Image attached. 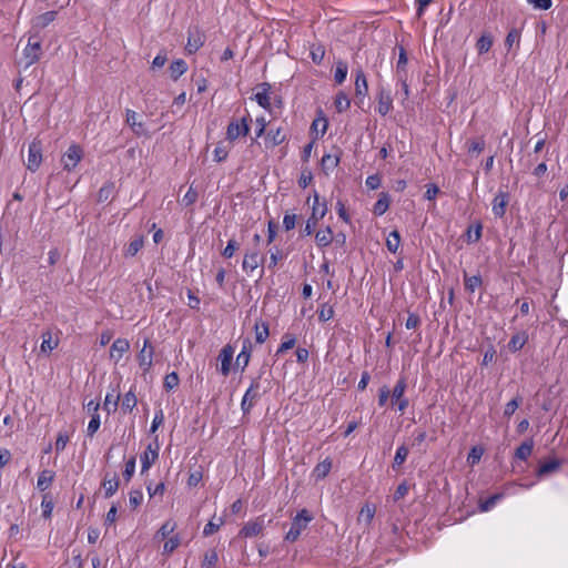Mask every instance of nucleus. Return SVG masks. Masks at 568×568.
Here are the masks:
<instances>
[{
    "mask_svg": "<svg viewBox=\"0 0 568 568\" xmlns=\"http://www.w3.org/2000/svg\"><path fill=\"white\" fill-rule=\"evenodd\" d=\"M534 440L527 439L515 452V457L520 460H526L532 453Z\"/></svg>",
    "mask_w": 568,
    "mask_h": 568,
    "instance_id": "2f4dec72",
    "label": "nucleus"
},
{
    "mask_svg": "<svg viewBox=\"0 0 568 568\" xmlns=\"http://www.w3.org/2000/svg\"><path fill=\"white\" fill-rule=\"evenodd\" d=\"M251 353H252V343H251L250 338H245V339H243L242 349L236 357V365L242 366V371H244L246 368V366L248 365L250 358H251Z\"/></svg>",
    "mask_w": 568,
    "mask_h": 568,
    "instance_id": "5701e85b",
    "label": "nucleus"
},
{
    "mask_svg": "<svg viewBox=\"0 0 568 568\" xmlns=\"http://www.w3.org/2000/svg\"><path fill=\"white\" fill-rule=\"evenodd\" d=\"M398 51L399 52H398V60L396 63L395 77L396 78L407 77L408 58H407L406 50L404 49V47H399Z\"/></svg>",
    "mask_w": 568,
    "mask_h": 568,
    "instance_id": "bb28decb",
    "label": "nucleus"
},
{
    "mask_svg": "<svg viewBox=\"0 0 568 568\" xmlns=\"http://www.w3.org/2000/svg\"><path fill=\"white\" fill-rule=\"evenodd\" d=\"M175 528H176V524L174 521L168 520L160 527L155 537L165 539L174 531Z\"/></svg>",
    "mask_w": 568,
    "mask_h": 568,
    "instance_id": "603ef678",
    "label": "nucleus"
},
{
    "mask_svg": "<svg viewBox=\"0 0 568 568\" xmlns=\"http://www.w3.org/2000/svg\"><path fill=\"white\" fill-rule=\"evenodd\" d=\"M187 71V64L184 60L178 59L170 65V72L173 80H178Z\"/></svg>",
    "mask_w": 568,
    "mask_h": 568,
    "instance_id": "72a5a7b5",
    "label": "nucleus"
},
{
    "mask_svg": "<svg viewBox=\"0 0 568 568\" xmlns=\"http://www.w3.org/2000/svg\"><path fill=\"white\" fill-rule=\"evenodd\" d=\"M559 466H560V463L557 459L546 462L539 466V468L537 470V475L539 477L546 476V475L557 470L559 468Z\"/></svg>",
    "mask_w": 568,
    "mask_h": 568,
    "instance_id": "37998d69",
    "label": "nucleus"
},
{
    "mask_svg": "<svg viewBox=\"0 0 568 568\" xmlns=\"http://www.w3.org/2000/svg\"><path fill=\"white\" fill-rule=\"evenodd\" d=\"M325 57V49L323 45H313L311 50V58L315 64H321Z\"/></svg>",
    "mask_w": 568,
    "mask_h": 568,
    "instance_id": "052dcab7",
    "label": "nucleus"
},
{
    "mask_svg": "<svg viewBox=\"0 0 568 568\" xmlns=\"http://www.w3.org/2000/svg\"><path fill=\"white\" fill-rule=\"evenodd\" d=\"M42 54L41 41L37 34H31L28 39V43L22 52V59L19 61V67L23 70L29 69L31 65L37 63Z\"/></svg>",
    "mask_w": 568,
    "mask_h": 568,
    "instance_id": "f257e3e1",
    "label": "nucleus"
},
{
    "mask_svg": "<svg viewBox=\"0 0 568 568\" xmlns=\"http://www.w3.org/2000/svg\"><path fill=\"white\" fill-rule=\"evenodd\" d=\"M179 375L178 373L175 372H171L169 373L165 377H164V383H163V387L166 389V390H172L173 388H175L178 385H179Z\"/></svg>",
    "mask_w": 568,
    "mask_h": 568,
    "instance_id": "680f3d73",
    "label": "nucleus"
},
{
    "mask_svg": "<svg viewBox=\"0 0 568 568\" xmlns=\"http://www.w3.org/2000/svg\"><path fill=\"white\" fill-rule=\"evenodd\" d=\"M493 45V39L488 34H483L476 43V48L479 54L486 53Z\"/></svg>",
    "mask_w": 568,
    "mask_h": 568,
    "instance_id": "3c124183",
    "label": "nucleus"
},
{
    "mask_svg": "<svg viewBox=\"0 0 568 568\" xmlns=\"http://www.w3.org/2000/svg\"><path fill=\"white\" fill-rule=\"evenodd\" d=\"M255 341L257 344H263L270 336L268 324L263 321H257L254 325Z\"/></svg>",
    "mask_w": 568,
    "mask_h": 568,
    "instance_id": "c85d7f7f",
    "label": "nucleus"
},
{
    "mask_svg": "<svg viewBox=\"0 0 568 568\" xmlns=\"http://www.w3.org/2000/svg\"><path fill=\"white\" fill-rule=\"evenodd\" d=\"M70 440V435L67 432H59L55 440V450L57 453H61L64 450L67 444Z\"/></svg>",
    "mask_w": 568,
    "mask_h": 568,
    "instance_id": "0e129e2a",
    "label": "nucleus"
},
{
    "mask_svg": "<svg viewBox=\"0 0 568 568\" xmlns=\"http://www.w3.org/2000/svg\"><path fill=\"white\" fill-rule=\"evenodd\" d=\"M58 12L54 10L47 11L42 14L34 17L31 21L32 28L42 30L55 20Z\"/></svg>",
    "mask_w": 568,
    "mask_h": 568,
    "instance_id": "412c9836",
    "label": "nucleus"
},
{
    "mask_svg": "<svg viewBox=\"0 0 568 568\" xmlns=\"http://www.w3.org/2000/svg\"><path fill=\"white\" fill-rule=\"evenodd\" d=\"M120 399V395L119 394H114V393H108L105 395V399H104V404H103V408L110 414V413H113L118 408V402Z\"/></svg>",
    "mask_w": 568,
    "mask_h": 568,
    "instance_id": "a18cd8bd",
    "label": "nucleus"
},
{
    "mask_svg": "<svg viewBox=\"0 0 568 568\" xmlns=\"http://www.w3.org/2000/svg\"><path fill=\"white\" fill-rule=\"evenodd\" d=\"M101 425L100 415L99 414H92L91 419L87 427V435L89 437H93L95 433L99 430Z\"/></svg>",
    "mask_w": 568,
    "mask_h": 568,
    "instance_id": "6e6d98bb",
    "label": "nucleus"
},
{
    "mask_svg": "<svg viewBox=\"0 0 568 568\" xmlns=\"http://www.w3.org/2000/svg\"><path fill=\"white\" fill-rule=\"evenodd\" d=\"M389 207V196L386 193H382L379 199L376 201L373 207V213L377 216L383 215Z\"/></svg>",
    "mask_w": 568,
    "mask_h": 568,
    "instance_id": "c9c22d12",
    "label": "nucleus"
},
{
    "mask_svg": "<svg viewBox=\"0 0 568 568\" xmlns=\"http://www.w3.org/2000/svg\"><path fill=\"white\" fill-rule=\"evenodd\" d=\"M54 508V503L49 494L43 495L41 501V509L43 518H50Z\"/></svg>",
    "mask_w": 568,
    "mask_h": 568,
    "instance_id": "de8ad7c7",
    "label": "nucleus"
},
{
    "mask_svg": "<svg viewBox=\"0 0 568 568\" xmlns=\"http://www.w3.org/2000/svg\"><path fill=\"white\" fill-rule=\"evenodd\" d=\"M334 105L336 111L342 113L351 106V100L345 92L339 91L334 99Z\"/></svg>",
    "mask_w": 568,
    "mask_h": 568,
    "instance_id": "f704fd0d",
    "label": "nucleus"
},
{
    "mask_svg": "<svg viewBox=\"0 0 568 568\" xmlns=\"http://www.w3.org/2000/svg\"><path fill=\"white\" fill-rule=\"evenodd\" d=\"M312 520L313 516L307 509L300 510L292 520L291 527L285 535V540L288 542L296 541Z\"/></svg>",
    "mask_w": 568,
    "mask_h": 568,
    "instance_id": "f03ea898",
    "label": "nucleus"
},
{
    "mask_svg": "<svg viewBox=\"0 0 568 568\" xmlns=\"http://www.w3.org/2000/svg\"><path fill=\"white\" fill-rule=\"evenodd\" d=\"M143 501V493L140 489H134L129 493L130 506L134 509L139 507Z\"/></svg>",
    "mask_w": 568,
    "mask_h": 568,
    "instance_id": "e2e57ef3",
    "label": "nucleus"
},
{
    "mask_svg": "<svg viewBox=\"0 0 568 568\" xmlns=\"http://www.w3.org/2000/svg\"><path fill=\"white\" fill-rule=\"evenodd\" d=\"M408 453H409V450L406 447V445L403 444L397 447L395 456H394V460H393L394 469L399 468L405 463V460L408 456Z\"/></svg>",
    "mask_w": 568,
    "mask_h": 568,
    "instance_id": "ea45409f",
    "label": "nucleus"
},
{
    "mask_svg": "<svg viewBox=\"0 0 568 568\" xmlns=\"http://www.w3.org/2000/svg\"><path fill=\"white\" fill-rule=\"evenodd\" d=\"M334 316V308L332 305L324 303L321 305V308L318 310V320L321 322H327Z\"/></svg>",
    "mask_w": 568,
    "mask_h": 568,
    "instance_id": "4d7b16f0",
    "label": "nucleus"
},
{
    "mask_svg": "<svg viewBox=\"0 0 568 568\" xmlns=\"http://www.w3.org/2000/svg\"><path fill=\"white\" fill-rule=\"evenodd\" d=\"M368 93V84L364 71L359 68L355 71V94L356 98L364 100Z\"/></svg>",
    "mask_w": 568,
    "mask_h": 568,
    "instance_id": "6ab92c4d",
    "label": "nucleus"
},
{
    "mask_svg": "<svg viewBox=\"0 0 568 568\" xmlns=\"http://www.w3.org/2000/svg\"><path fill=\"white\" fill-rule=\"evenodd\" d=\"M316 244L320 247H326L333 242V231L329 226L324 230H320L315 234Z\"/></svg>",
    "mask_w": 568,
    "mask_h": 568,
    "instance_id": "7c9ffc66",
    "label": "nucleus"
},
{
    "mask_svg": "<svg viewBox=\"0 0 568 568\" xmlns=\"http://www.w3.org/2000/svg\"><path fill=\"white\" fill-rule=\"evenodd\" d=\"M375 513L376 508L374 505L365 504L359 511L358 520L368 525L373 520Z\"/></svg>",
    "mask_w": 568,
    "mask_h": 568,
    "instance_id": "58836bf2",
    "label": "nucleus"
},
{
    "mask_svg": "<svg viewBox=\"0 0 568 568\" xmlns=\"http://www.w3.org/2000/svg\"><path fill=\"white\" fill-rule=\"evenodd\" d=\"M136 403H138V400H136V396H135L134 392H132V390L128 392L122 399V405H121L122 410L124 413L132 412L133 408L136 406Z\"/></svg>",
    "mask_w": 568,
    "mask_h": 568,
    "instance_id": "c03bdc74",
    "label": "nucleus"
},
{
    "mask_svg": "<svg viewBox=\"0 0 568 568\" xmlns=\"http://www.w3.org/2000/svg\"><path fill=\"white\" fill-rule=\"evenodd\" d=\"M260 377H256L251 382L250 387L244 393V396L241 402V409L243 410L244 414L250 413L251 409L256 404V402L260 399Z\"/></svg>",
    "mask_w": 568,
    "mask_h": 568,
    "instance_id": "20e7f679",
    "label": "nucleus"
},
{
    "mask_svg": "<svg viewBox=\"0 0 568 568\" xmlns=\"http://www.w3.org/2000/svg\"><path fill=\"white\" fill-rule=\"evenodd\" d=\"M42 162V143L39 140H33L29 144L27 168L31 172H36Z\"/></svg>",
    "mask_w": 568,
    "mask_h": 568,
    "instance_id": "423d86ee",
    "label": "nucleus"
},
{
    "mask_svg": "<svg viewBox=\"0 0 568 568\" xmlns=\"http://www.w3.org/2000/svg\"><path fill=\"white\" fill-rule=\"evenodd\" d=\"M160 444L158 442V437L154 438L153 443L149 444L146 449L140 456L141 462V473L144 474L148 471L151 466L159 458Z\"/></svg>",
    "mask_w": 568,
    "mask_h": 568,
    "instance_id": "39448f33",
    "label": "nucleus"
},
{
    "mask_svg": "<svg viewBox=\"0 0 568 568\" xmlns=\"http://www.w3.org/2000/svg\"><path fill=\"white\" fill-rule=\"evenodd\" d=\"M481 224L480 223H477L476 225L474 226H469L468 230H467V241L468 243H476L480 240L481 237Z\"/></svg>",
    "mask_w": 568,
    "mask_h": 568,
    "instance_id": "5fc2aeb1",
    "label": "nucleus"
},
{
    "mask_svg": "<svg viewBox=\"0 0 568 568\" xmlns=\"http://www.w3.org/2000/svg\"><path fill=\"white\" fill-rule=\"evenodd\" d=\"M509 202V193L499 191L493 200L491 211L495 217L501 219L506 213V206Z\"/></svg>",
    "mask_w": 568,
    "mask_h": 568,
    "instance_id": "4468645a",
    "label": "nucleus"
},
{
    "mask_svg": "<svg viewBox=\"0 0 568 568\" xmlns=\"http://www.w3.org/2000/svg\"><path fill=\"white\" fill-rule=\"evenodd\" d=\"M377 112L383 116L388 114L393 109L390 91L385 88H379L377 93Z\"/></svg>",
    "mask_w": 568,
    "mask_h": 568,
    "instance_id": "f8f14e48",
    "label": "nucleus"
},
{
    "mask_svg": "<svg viewBox=\"0 0 568 568\" xmlns=\"http://www.w3.org/2000/svg\"><path fill=\"white\" fill-rule=\"evenodd\" d=\"M120 479L116 473H105L101 483L104 498L112 497L119 489Z\"/></svg>",
    "mask_w": 568,
    "mask_h": 568,
    "instance_id": "9b49d317",
    "label": "nucleus"
},
{
    "mask_svg": "<svg viewBox=\"0 0 568 568\" xmlns=\"http://www.w3.org/2000/svg\"><path fill=\"white\" fill-rule=\"evenodd\" d=\"M295 343H296V338L294 335L288 334V333L284 334L283 341L276 351V355L283 354L284 352L293 348L295 346Z\"/></svg>",
    "mask_w": 568,
    "mask_h": 568,
    "instance_id": "09e8293b",
    "label": "nucleus"
},
{
    "mask_svg": "<svg viewBox=\"0 0 568 568\" xmlns=\"http://www.w3.org/2000/svg\"><path fill=\"white\" fill-rule=\"evenodd\" d=\"M214 160L216 162L224 161L229 155V149L223 144L219 143L214 149Z\"/></svg>",
    "mask_w": 568,
    "mask_h": 568,
    "instance_id": "774afa93",
    "label": "nucleus"
},
{
    "mask_svg": "<svg viewBox=\"0 0 568 568\" xmlns=\"http://www.w3.org/2000/svg\"><path fill=\"white\" fill-rule=\"evenodd\" d=\"M347 72H348V67H347L346 62L338 61L336 63V69H335V73H334L335 82L337 84H342L347 77Z\"/></svg>",
    "mask_w": 568,
    "mask_h": 568,
    "instance_id": "49530a36",
    "label": "nucleus"
},
{
    "mask_svg": "<svg viewBox=\"0 0 568 568\" xmlns=\"http://www.w3.org/2000/svg\"><path fill=\"white\" fill-rule=\"evenodd\" d=\"M41 338L42 343L40 349L42 353L49 354L58 346V341H54L52 338V334L50 331L42 333Z\"/></svg>",
    "mask_w": 568,
    "mask_h": 568,
    "instance_id": "473e14b6",
    "label": "nucleus"
},
{
    "mask_svg": "<svg viewBox=\"0 0 568 568\" xmlns=\"http://www.w3.org/2000/svg\"><path fill=\"white\" fill-rule=\"evenodd\" d=\"M527 341H528V335L526 332L517 333L510 338V341L508 343V348L510 352H514V353L518 352L525 346Z\"/></svg>",
    "mask_w": 568,
    "mask_h": 568,
    "instance_id": "c756f323",
    "label": "nucleus"
},
{
    "mask_svg": "<svg viewBox=\"0 0 568 568\" xmlns=\"http://www.w3.org/2000/svg\"><path fill=\"white\" fill-rule=\"evenodd\" d=\"M504 498L503 493L494 494L489 496L487 499L481 500L479 504V508L481 511H489L491 510L496 504Z\"/></svg>",
    "mask_w": 568,
    "mask_h": 568,
    "instance_id": "79ce46f5",
    "label": "nucleus"
},
{
    "mask_svg": "<svg viewBox=\"0 0 568 568\" xmlns=\"http://www.w3.org/2000/svg\"><path fill=\"white\" fill-rule=\"evenodd\" d=\"M406 387V381L399 378L392 390V403L397 406L400 413H404L409 404L408 398L404 396Z\"/></svg>",
    "mask_w": 568,
    "mask_h": 568,
    "instance_id": "0eeeda50",
    "label": "nucleus"
},
{
    "mask_svg": "<svg viewBox=\"0 0 568 568\" xmlns=\"http://www.w3.org/2000/svg\"><path fill=\"white\" fill-rule=\"evenodd\" d=\"M180 537L178 535L169 538V540H166L164 542V546H163V554H171L179 546H180Z\"/></svg>",
    "mask_w": 568,
    "mask_h": 568,
    "instance_id": "338daca9",
    "label": "nucleus"
},
{
    "mask_svg": "<svg viewBox=\"0 0 568 568\" xmlns=\"http://www.w3.org/2000/svg\"><path fill=\"white\" fill-rule=\"evenodd\" d=\"M233 355L234 348L231 345H225L220 352V372L222 373L223 376H227L230 374Z\"/></svg>",
    "mask_w": 568,
    "mask_h": 568,
    "instance_id": "f3484780",
    "label": "nucleus"
},
{
    "mask_svg": "<svg viewBox=\"0 0 568 568\" xmlns=\"http://www.w3.org/2000/svg\"><path fill=\"white\" fill-rule=\"evenodd\" d=\"M55 474L53 470L43 469L37 480V488L41 491H45L53 483Z\"/></svg>",
    "mask_w": 568,
    "mask_h": 568,
    "instance_id": "a878e982",
    "label": "nucleus"
},
{
    "mask_svg": "<svg viewBox=\"0 0 568 568\" xmlns=\"http://www.w3.org/2000/svg\"><path fill=\"white\" fill-rule=\"evenodd\" d=\"M400 245V234L398 231H392L386 239V247L389 252L396 253Z\"/></svg>",
    "mask_w": 568,
    "mask_h": 568,
    "instance_id": "a19ab883",
    "label": "nucleus"
},
{
    "mask_svg": "<svg viewBox=\"0 0 568 568\" xmlns=\"http://www.w3.org/2000/svg\"><path fill=\"white\" fill-rule=\"evenodd\" d=\"M264 256L260 255V253L256 251L246 252L244 254L242 268L247 274L252 273L264 262Z\"/></svg>",
    "mask_w": 568,
    "mask_h": 568,
    "instance_id": "2eb2a0df",
    "label": "nucleus"
},
{
    "mask_svg": "<svg viewBox=\"0 0 568 568\" xmlns=\"http://www.w3.org/2000/svg\"><path fill=\"white\" fill-rule=\"evenodd\" d=\"M250 114L241 120H232L226 128V139L230 142L237 140L240 136H246L250 133Z\"/></svg>",
    "mask_w": 568,
    "mask_h": 568,
    "instance_id": "7ed1b4c3",
    "label": "nucleus"
},
{
    "mask_svg": "<svg viewBox=\"0 0 568 568\" xmlns=\"http://www.w3.org/2000/svg\"><path fill=\"white\" fill-rule=\"evenodd\" d=\"M260 91H257L254 95V100L257 102V104L265 109L270 110L271 102H270V90L271 85L267 82L261 83L258 85Z\"/></svg>",
    "mask_w": 568,
    "mask_h": 568,
    "instance_id": "aec40b11",
    "label": "nucleus"
},
{
    "mask_svg": "<svg viewBox=\"0 0 568 568\" xmlns=\"http://www.w3.org/2000/svg\"><path fill=\"white\" fill-rule=\"evenodd\" d=\"M266 140L271 142L272 146H276L285 141V135L282 133L280 128L276 130L271 129L267 132Z\"/></svg>",
    "mask_w": 568,
    "mask_h": 568,
    "instance_id": "8fccbe9b",
    "label": "nucleus"
},
{
    "mask_svg": "<svg viewBox=\"0 0 568 568\" xmlns=\"http://www.w3.org/2000/svg\"><path fill=\"white\" fill-rule=\"evenodd\" d=\"M313 200L311 216H313L314 220H322L328 211L327 203L325 200L321 202L320 195L316 191L313 193Z\"/></svg>",
    "mask_w": 568,
    "mask_h": 568,
    "instance_id": "4be33fe9",
    "label": "nucleus"
},
{
    "mask_svg": "<svg viewBox=\"0 0 568 568\" xmlns=\"http://www.w3.org/2000/svg\"><path fill=\"white\" fill-rule=\"evenodd\" d=\"M339 161H341V158H339L338 153H335V154H332V153L324 154L322 160H321L322 171L326 175H328L333 170H335L337 168V165L339 164Z\"/></svg>",
    "mask_w": 568,
    "mask_h": 568,
    "instance_id": "b1692460",
    "label": "nucleus"
},
{
    "mask_svg": "<svg viewBox=\"0 0 568 568\" xmlns=\"http://www.w3.org/2000/svg\"><path fill=\"white\" fill-rule=\"evenodd\" d=\"M397 85L400 87V90L396 92L397 95L402 97V100L405 101L409 97V85L407 83V77L396 78Z\"/></svg>",
    "mask_w": 568,
    "mask_h": 568,
    "instance_id": "13d9d810",
    "label": "nucleus"
},
{
    "mask_svg": "<svg viewBox=\"0 0 568 568\" xmlns=\"http://www.w3.org/2000/svg\"><path fill=\"white\" fill-rule=\"evenodd\" d=\"M464 284H465V288L468 292L474 293L476 288L481 286L483 280L479 274L468 276L467 273H465L464 274Z\"/></svg>",
    "mask_w": 568,
    "mask_h": 568,
    "instance_id": "4c0bfd02",
    "label": "nucleus"
},
{
    "mask_svg": "<svg viewBox=\"0 0 568 568\" xmlns=\"http://www.w3.org/2000/svg\"><path fill=\"white\" fill-rule=\"evenodd\" d=\"M265 527L264 516H260L254 520L247 521L240 531L245 538H252L258 536Z\"/></svg>",
    "mask_w": 568,
    "mask_h": 568,
    "instance_id": "9d476101",
    "label": "nucleus"
},
{
    "mask_svg": "<svg viewBox=\"0 0 568 568\" xmlns=\"http://www.w3.org/2000/svg\"><path fill=\"white\" fill-rule=\"evenodd\" d=\"M129 349L130 343L126 338H116L110 347V358L119 363Z\"/></svg>",
    "mask_w": 568,
    "mask_h": 568,
    "instance_id": "dca6fc26",
    "label": "nucleus"
},
{
    "mask_svg": "<svg viewBox=\"0 0 568 568\" xmlns=\"http://www.w3.org/2000/svg\"><path fill=\"white\" fill-rule=\"evenodd\" d=\"M219 561V556L215 549H209L204 552L201 561V568H214Z\"/></svg>",
    "mask_w": 568,
    "mask_h": 568,
    "instance_id": "e433bc0d",
    "label": "nucleus"
},
{
    "mask_svg": "<svg viewBox=\"0 0 568 568\" xmlns=\"http://www.w3.org/2000/svg\"><path fill=\"white\" fill-rule=\"evenodd\" d=\"M205 42V36L201 31L199 27L190 28L187 31V42L185 45V51L189 54H193L197 52Z\"/></svg>",
    "mask_w": 568,
    "mask_h": 568,
    "instance_id": "6e6552de",
    "label": "nucleus"
},
{
    "mask_svg": "<svg viewBox=\"0 0 568 568\" xmlns=\"http://www.w3.org/2000/svg\"><path fill=\"white\" fill-rule=\"evenodd\" d=\"M332 469V460L329 458H325L323 462L318 463L313 471L312 477L315 479V481H320L324 479L328 473Z\"/></svg>",
    "mask_w": 568,
    "mask_h": 568,
    "instance_id": "393cba45",
    "label": "nucleus"
},
{
    "mask_svg": "<svg viewBox=\"0 0 568 568\" xmlns=\"http://www.w3.org/2000/svg\"><path fill=\"white\" fill-rule=\"evenodd\" d=\"M82 154L83 152L79 145H70L61 159L63 169L67 171H72L81 161Z\"/></svg>",
    "mask_w": 568,
    "mask_h": 568,
    "instance_id": "1a4fd4ad",
    "label": "nucleus"
},
{
    "mask_svg": "<svg viewBox=\"0 0 568 568\" xmlns=\"http://www.w3.org/2000/svg\"><path fill=\"white\" fill-rule=\"evenodd\" d=\"M327 125V119L324 115H320L313 121L311 129L323 136L326 133Z\"/></svg>",
    "mask_w": 568,
    "mask_h": 568,
    "instance_id": "864d4df0",
    "label": "nucleus"
},
{
    "mask_svg": "<svg viewBox=\"0 0 568 568\" xmlns=\"http://www.w3.org/2000/svg\"><path fill=\"white\" fill-rule=\"evenodd\" d=\"M125 122L135 135L141 136L148 134L144 123L139 121V114L135 111L131 109L125 110Z\"/></svg>",
    "mask_w": 568,
    "mask_h": 568,
    "instance_id": "ddd939ff",
    "label": "nucleus"
},
{
    "mask_svg": "<svg viewBox=\"0 0 568 568\" xmlns=\"http://www.w3.org/2000/svg\"><path fill=\"white\" fill-rule=\"evenodd\" d=\"M223 525V519L217 518L216 520H210L203 528V535L209 537L213 535Z\"/></svg>",
    "mask_w": 568,
    "mask_h": 568,
    "instance_id": "bf43d9fd",
    "label": "nucleus"
},
{
    "mask_svg": "<svg viewBox=\"0 0 568 568\" xmlns=\"http://www.w3.org/2000/svg\"><path fill=\"white\" fill-rule=\"evenodd\" d=\"M144 245V237L139 235L134 237L124 248V255L126 257L135 256Z\"/></svg>",
    "mask_w": 568,
    "mask_h": 568,
    "instance_id": "cd10ccee",
    "label": "nucleus"
},
{
    "mask_svg": "<svg viewBox=\"0 0 568 568\" xmlns=\"http://www.w3.org/2000/svg\"><path fill=\"white\" fill-rule=\"evenodd\" d=\"M153 347L149 339L144 341L143 348L138 355L139 364L144 371H149L153 361Z\"/></svg>",
    "mask_w": 568,
    "mask_h": 568,
    "instance_id": "a211bd4d",
    "label": "nucleus"
},
{
    "mask_svg": "<svg viewBox=\"0 0 568 568\" xmlns=\"http://www.w3.org/2000/svg\"><path fill=\"white\" fill-rule=\"evenodd\" d=\"M135 465H136V460H135V457H131L126 463H125V468L123 470V478L125 479V481H130L132 476L134 475V471H135Z\"/></svg>",
    "mask_w": 568,
    "mask_h": 568,
    "instance_id": "69168bd1",
    "label": "nucleus"
}]
</instances>
